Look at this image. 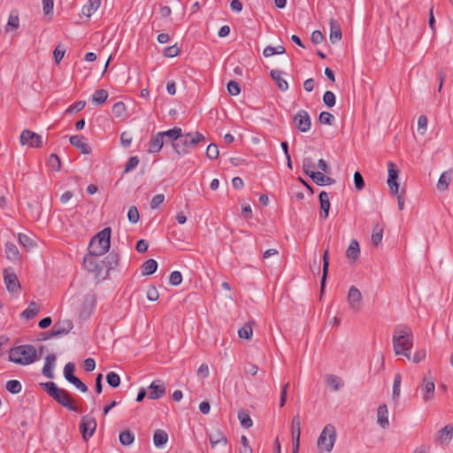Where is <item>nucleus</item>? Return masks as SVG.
Listing matches in <instances>:
<instances>
[{
    "label": "nucleus",
    "instance_id": "obj_17",
    "mask_svg": "<svg viewBox=\"0 0 453 453\" xmlns=\"http://www.w3.org/2000/svg\"><path fill=\"white\" fill-rule=\"evenodd\" d=\"M165 143V138L162 132H158L152 136L149 142L148 152L150 154H157L162 150Z\"/></svg>",
    "mask_w": 453,
    "mask_h": 453
},
{
    "label": "nucleus",
    "instance_id": "obj_23",
    "mask_svg": "<svg viewBox=\"0 0 453 453\" xmlns=\"http://www.w3.org/2000/svg\"><path fill=\"white\" fill-rule=\"evenodd\" d=\"M284 73L274 69L270 72L272 79L276 82L278 88L285 92L288 89V83L283 77Z\"/></svg>",
    "mask_w": 453,
    "mask_h": 453
},
{
    "label": "nucleus",
    "instance_id": "obj_26",
    "mask_svg": "<svg viewBox=\"0 0 453 453\" xmlns=\"http://www.w3.org/2000/svg\"><path fill=\"white\" fill-rule=\"evenodd\" d=\"M320 209L322 212L320 213V219L325 220L328 217V212L330 209V200L329 195L326 191H321L319 196Z\"/></svg>",
    "mask_w": 453,
    "mask_h": 453
},
{
    "label": "nucleus",
    "instance_id": "obj_42",
    "mask_svg": "<svg viewBox=\"0 0 453 453\" xmlns=\"http://www.w3.org/2000/svg\"><path fill=\"white\" fill-rule=\"evenodd\" d=\"M119 442L123 446H130L134 441V434L130 431H123L119 434Z\"/></svg>",
    "mask_w": 453,
    "mask_h": 453
},
{
    "label": "nucleus",
    "instance_id": "obj_3",
    "mask_svg": "<svg viewBox=\"0 0 453 453\" xmlns=\"http://www.w3.org/2000/svg\"><path fill=\"white\" fill-rule=\"evenodd\" d=\"M36 349L30 344L19 345L12 348L9 353V360L20 365H28L40 358Z\"/></svg>",
    "mask_w": 453,
    "mask_h": 453
},
{
    "label": "nucleus",
    "instance_id": "obj_52",
    "mask_svg": "<svg viewBox=\"0 0 453 453\" xmlns=\"http://www.w3.org/2000/svg\"><path fill=\"white\" fill-rule=\"evenodd\" d=\"M238 419L242 425V427L244 428H250L252 426V419L250 418V417L245 413V412H240L238 414Z\"/></svg>",
    "mask_w": 453,
    "mask_h": 453
},
{
    "label": "nucleus",
    "instance_id": "obj_21",
    "mask_svg": "<svg viewBox=\"0 0 453 453\" xmlns=\"http://www.w3.org/2000/svg\"><path fill=\"white\" fill-rule=\"evenodd\" d=\"M360 253L359 242L355 239L351 240L346 250V257L349 262L354 263L359 258Z\"/></svg>",
    "mask_w": 453,
    "mask_h": 453
},
{
    "label": "nucleus",
    "instance_id": "obj_45",
    "mask_svg": "<svg viewBox=\"0 0 453 453\" xmlns=\"http://www.w3.org/2000/svg\"><path fill=\"white\" fill-rule=\"evenodd\" d=\"M401 384H402V376L399 373H397L395 375L394 382H393L392 396L395 400H397L400 396Z\"/></svg>",
    "mask_w": 453,
    "mask_h": 453
},
{
    "label": "nucleus",
    "instance_id": "obj_29",
    "mask_svg": "<svg viewBox=\"0 0 453 453\" xmlns=\"http://www.w3.org/2000/svg\"><path fill=\"white\" fill-rule=\"evenodd\" d=\"M4 251H5L6 258L12 262L19 261L21 258V255H20L17 246L12 242H7L5 244Z\"/></svg>",
    "mask_w": 453,
    "mask_h": 453
},
{
    "label": "nucleus",
    "instance_id": "obj_57",
    "mask_svg": "<svg viewBox=\"0 0 453 453\" xmlns=\"http://www.w3.org/2000/svg\"><path fill=\"white\" fill-rule=\"evenodd\" d=\"M170 284L173 286H179L182 281V275L179 271H173L170 274Z\"/></svg>",
    "mask_w": 453,
    "mask_h": 453
},
{
    "label": "nucleus",
    "instance_id": "obj_5",
    "mask_svg": "<svg viewBox=\"0 0 453 453\" xmlns=\"http://www.w3.org/2000/svg\"><path fill=\"white\" fill-rule=\"evenodd\" d=\"M204 140V135L199 132L181 133L179 142L173 144V150L178 157H183L190 152V149Z\"/></svg>",
    "mask_w": 453,
    "mask_h": 453
},
{
    "label": "nucleus",
    "instance_id": "obj_50",
    "mask_svg": "<svg viewBox=\"0 0 453 453\" xmlns=\"http://www.w3.org/2000/svg\"><path fill=\"white\" fill-rule=\"evenodd\" d=\"M227 92L232 96H238L241 92L240 84L234 81H230L227 83Z\"/></svg>",
    "mask_w": 453,
    "mask_h": 453
},
{
    "label": "nucleus",
    "instance_id": "obj_46",
    "mask_svg": "<svg viewBox=\"0 0 453 453\" xmlns=\"http://www.w3.org/2000/svg\"><path fill=\"white\" fill-rule=\"evenodd\" d=\"M238 336L241 339L250 340L253 336V329L250 325L246 324L238 330Z\"/></svg>",
    "mask_w": 453,
    "mask_h": 453
},
{
    "label": "nucleus",
    "instance_id": "obj_9",
    "mask_svg": "<svg viewBox=\"0 0 453 453\" xmlns=\"http://www.w3.org/2000/svg\"><path fill=\"white\" fill-rule=\"evenodd\" d=\"M19 142L21 145H27L30 148H41L42 146V136L28 129L21 132Z\"/></svg>",
    "mask_w": 453,
    "mask_h": 453
},
{
    "label": "nucleus",
    "instance_id": "obj_47",
    "mask_svg": "<svg viewBox=\"0 0 453 453\" xmlns=\"http://www.w3.org/2000/svg\"><path fill=\"white\" fill-rule=\"evenodd\" d=\"M329 267V256L328 250H326L323 253V276L321 278V288H323L326 283V278Z\"/></svg>",
    "mask_w": 453,
    "mask_h": 453
},
{
    "label": "nucleus",
    "instance_id": "obj_36",
    "mask_svg": "<svg viewBox=\"0 0 453 453\" xmlns=\"http://www.w3.org/2000/svg\"><path fill=\"white\" fill-rule=\"evenodd\" d=\"M73 328V323L70 320H65L63 322L62 326H54L52 329V334L54 335H63L68 334Z\"/></svg>",
    "mask_w": 453,
    "mask_h": 453
},
{
    "label": "nucleus",
    "instance_id": "obj_64",
    "mask_svg": "<svg viewBox=\"0 0 453 453\" xmlns=\"http://www.w3.org/2000/svg\"><path fill=\"white\" fill-rule=\"evenodd\" d=\"M179 54V48L176 45L166 47L164 50V56L173 58Z\"/></svg>",
    "mask_w": 453,
    "mask_h": 453
},
{
    "label": "nucleus",
    "instance_id": "obj_41",
    "mask_svg": "<svg viewBox=\"0 0 453 453\" xmlns=\"http://www.w3.org/2000/svg\"><path fill=\"white\" fill-rule=\"evenodd\" d=\"M157 269V263L155 259H148L142 265V274L150 275L154 273Z\"/></svg>",
    "mask_w": 453,
    "mask_h": 453
},
{
    "label": "nucleus",
    "instance_id": "obj_30",
    "mask_svg": "<svg viewBox=\"0 0 453 453\" xmlns=\"http://www.w3.org/2000/svg\"><path fill=\"white\" fill-rule=\"evenodd\" d=\"M452 179V170L443 172L437 182V188L441 191L449 189Z\"/></svg>",
    "mask_w": 453,
    "mask_h": 453
},
{
    "label": "nucleus",
    "instance_id": "obj_51",
    "mask_svg": "<svg viewBox=\"0 0 453 453\" xmlns=\"http://www.w3.org/2000/svg\"><path fill=\"white\" fill-rule=\"evenodd\" d=\"M127 219L130 223L136 224L140 219V215L135 206H131L127 211Z\"/></svg>",
    "mask_w": 453,
    "mask_h": 453
},
{
    "label": "nucleus",
    "instance_id": "obj_38",
    "mask_svg": "<svg viewBox=\"0 0 453 453\" xmlns=\"http://www.w3.org/2000/svg\"><path fill=\"white\" fill-rule=\"evenodd\" d=\"M285 48L282 45L278 46H266L263 50V55L265 58H270L274 55H281L285 53Z\"/></svg>",
    "mask_w": 453,
    "mask_h": 453
},
{
    "label": "nucleus",
    "instance_id": "obj_59",
    "mask_svg": "<svg viewBox=\"0 0 453 453\" xmlns=\"http://www.w3.org/2000/svg\"><path fill=\"white\" fill-rule=\"evenodd\" d=\"M139 164V158L138 157L136 156H134V157H131L126 165H125V172L126 173H128L130 171H132L133 169H134Z\"/></svg>",
    "mask_w": 453,
    "mask_h": 453
},
{
    "label": "nucleus",
    "instance_id": "obj_15",
    "mask_svg": "<svg viewBox=\"0 0 453 453\" xmlns=\"http://www.w3.org/2000/svg\"><path fill=\"white\" fill-rule=\"evenodd\" d=\"M388 185L390 188V191L394 195L398 194L399 190V184L396 181L398 179V173L399 171L396 167V165L393 162H388Z\"/></svg>",
    "mask_w": 453,
    "mask_h": 453
},
{
    "label": "nucleus",
    "instance_id": "obj_62",
    "mask_svg": "<svg viewBox=\"0 0 453 453\" xmlns=\"http://www.w3.org/2000/svg\"><path fill=\"white\" fill-rule=\"evenodd\" d=\"M132 141H133V138L129 133H127L126 131L122 132V134H120V142H121L122 146H124L125 148L129 147L132 143Z\"/></svg>",
    "mask_w": 453,
    "mask_h": 453
},
{
    "label": "nucleus",
    "instance_id": "obj_7",
    "mask_svg": "<svg viewBox=\"0 0 453 453\" xmlns=\"http://www.w3.org/2000/svg\"><path fill=\"white\" fill-rule=\"evenodd\" d=\"M303 170L319 186L331 185L334 182V180L326 176L322 172H316L315 165L310 157L303 159Z\"/></svg>",
    "mask_w": 453,
    "mask_h": 453
},
{
    "label": "nucleus",
    "instance_id": "obj_19",
    "mask_svg": "<svg viewBox=\"0 0 453 453\" xmlns=\"http://www.w3.org/2000/svg\"><path fill=\"white\" fill-rule=\"evenodd\" d=\"M103 0H88L81 8V16L90 18L101 6Z\"/></svg>",
    "mask_w": 453,
    "mask_h": 453
},
{
    "label": "nucleus",
    "instance_id": "obj_32",
    "mask_svg": "<svg viewBox=\"0 0 453 453\" xmlns=\"http://www.w3.org/2000/svg\"><path fill=\"white\" fill-rule=\"evenodd\" d=\"M168 441V434L164 430H157L153 435V442L157 448H163Z\"/></svg>",
    "mask_w": 453,
    "mask_h": 453
},
{
    "label": "nucleus",
    "instance_id": "obj_44",
    "mask_svg": "<svg viewBox=\"0 0 453 453\" xmlns=\"http://www.w3.org/2000/svg\"><path fill=\"white\" fill-rule=\"evenodd\" d=\"M112 113L116 118H124L127 115V107L123 102H117L112 106Z\"/></svg>",
    "mask_w": 453,
    "mask_h": 453
},
{
    "label": "nucleus",
    "instance_id": "obj_43",
    "mask_svg": "<svg viewBox=\"0 0 453 453\" xmlns=\"http://www.w3.org/2000/svg\"><path fill=\"white\" fill-rule=\"evenodd\" d=\"M5 388L8 392L13 395L19 394L22 390V385L17 380H8L6 382Z\"/></svg>",
    "mask_w": 453,
    "mask_h": 453
},
{
    "label": "nucleus",
    "instance_id": "obj_54",
    "mask_svg": "<svg viewBox=\"0 0 453 453\" xmlns=\"http://www.w3.org/2000/svg\"><path fill=\"white\" fill-rule=\"evenodd\" d=\"M219 148L216 144L211 143L206 149V156L209 159H216L219 157Z\"/></svg>",
    "mask_w": 453,
    "mask_h": 453
},
{
    "label": "nucleus",
    "instance_id": "obj_28",
    "mask_svg": "<svg viewBox=\"0 0 453 453\" xmlns=\"http://www.w3.org/2000/svg\"><path fill=\"white\" fill-rule=\"evenodd\" d=\"M70 143L79 150L82 154H88L90 150L85 142L84 137L81 135H72L69 139Z\"/></svg>",
    "mask_w": 453,
    "mask_h": 453
},
{
    "label": "nucleus",
    "instance_id": "obj_14",
    "mask_svg": "<svg viewBox=\"0 0 453 453\" xmlns=\"http://www.w3.org/2000/svg\"><path fill=\"white\" fill-rule=\"evenodd\" d=\"M291 434L293 439V452L298 453L301 436V418L299 415L293 417L291 421Z\"/></svg>",
    "mask_w": 453,
    "mask_h": 453
},
{
    "label": "nucleus",
    "instance_id": "obj_56",
    "mask_svg": "<svg viewBox=\"0 0 453 453\" xmlns=\"http://www.w3.org/2000/svg\"><path fill=\"white\" fill-rule=\"evenodd\" d=\"M48 164H49V166L52 170H55V171H58L60 169V166H61L60 159H59V157L56 154H51L49 157Z\"/></svg>",
    "mask_w": 453,
    "mask_h": 453
},
{
    "label": "nucleus",
    "instance_id": "obj_33",
    "mask_svg": "<svg viewBox=\"0 0 453 453\" xmlns=\"http://www.w3.org/2000/svg\"><path fill=\"white\" fill-rule=\"evenodd\" d=\"M327 386L334 391L341 389L343 387V382L339 377L329 374L326 377Z\"/></svg>",
    "mask_w": 453,
    "mask_h": 453
},
{
    "label": "nucleus",
    "instance_id": "obj_53",
    "mask_svg": "<svg viewBox=\"0 0 453 453\" xmlns=\"http://www.w3.org/2000/svg\"><path fill=\"white\" fill-rule=\"evenodd\" d=\"M323 102L328 107L332 108L335 104V96L332 91H326L323 95Z\"/></svg>",
    "mask_w": 453,
    "mask_h": 453
},
{
    "label": "nucleus",
    "instance_id": "obj_22",
    "mask_svg": "<svg viewBox=\"0 0 453 453\" xmlns=\"http://www.w3.org/2000/svg\"><path fill=\"white\" fill-rule=\"evenodd\" d=\"M181 132L182 129L178 127H174L173 128H171L166 131H162L163 136L165 138V142H170L172 144V147L173 148V144L176 142H179V139L181 136Z\"/></svg>",
    "mask_w": 453,
    "mask_h": 453
},
{
    "label": "nucleus",
    "instance_id": "obj_31",
    "mask_svg": "<svg viewBox=\"0 0 453 453\" xmlns=\"http://www.w3.org/2000/svg\"><path fill=\"white\" fill-rule=\"evenodd\" d=\"M39 311H40L39 306L35 302H32L28 304L27 308H26L21 312L20 317L27 320H30V319H34Z\"/></svg>",
    "mask_w": 453,
    "mask_h": 453
},
{
    "label": "nucleus",
    "instance_id": "obj_2",
    "mask_svg": "<svg viewBox=\"0 0 453 453\" xmlns=\"http://www.w3.org/2000/svg\"><path fill=\"white\" fill-rule=\"evenodd\" d=\"M111 228L105 227L91 239L88 245L90 256L84 258L86 266H88V263L92 264V257H100L108 252L111 247Z\"/></svg>",
    "mask_w": 453,
    "mask_h": 453
},
{
    "label": "nucleus",
    "instance_id": "obj_49",
    "mask_svg": "<svg viewBox=\"0 0 453 453\" xmlns=\"http://www.w3.org/2000/svg\"><path fill=\"white\" fill-rule=\"evenodd\" d=\"M319 120L321 124L333 125L335 118L332 113L328 111H322L319 114Z\"/></svg>",
    "mask_w": 453,
    "mask_h": 453
},
{
    "label": "nucleus",
    "instance_id": "obj_34",
    "mask_svg": "<svg viewBox=\"0 0 453 453\" xmlns=\"http://www.w3.org/2000/svg\"><path fill=\"white\" fill-rule=\"evenodd\" d=\"M383 238V227L379 224L375 225L372 229L371 241L374 246H378L381 243Z\"/></svg>",
    "mask_w": 453,
    "mask_h": 453
},
{
    "label": "nucleus",
    "instance_id": "obj_58",
    "mask_svg": "<svg viewBox=\"0 0 453 453\" xmlns=\"http://www.w3.org/2000/svg\"><path fill=\"white\" fill-rule=\"evenodd\" d=\"M426 350L425 349H418L414 352V355H413L412 358L411 357V359L412 360L413 363L418 364V363L421 362L422 360H424L426 358Z\"/></svg>",
    "mask_w": 453,
    "mask_h": 453
},
{
    "label": "nucleus",
    "instance_id": "obj_40",
    "mask_svg": "<svg viewBox=\"0 0 453 453\" xmlns=\"http://www.w3.org/2000/svg\"><path fill=\"white\" fill-rule=\"evenodd\" d=\"M108 98V92L104 89H97L92 96V102L96 104L101 105L106 102Z\"/></svg>",
    "mask_w": 453,
    "mask_h": 453
},
{
    "label": "nucleus",
    "instance_id": "obj_39",
    "mask_svg": "<svg viewBox=\"0 0 453 453\" xmlns=\"http://www.w3.org/2000/svg\"><path fill=\"white\" fill-rule=\"evenodd\" d=\"M18 240L20 245H22L27 250L33 249L35 246V242L30 236L26 234L19 233L18 234Z\"/></svg>",
    "mask_w": 453,
    "mask_h": 453
},
{
    "label": "nucleus",
    "instance_id": "obj_48",
    "mask_svg": "<svg viewBox=\"0 0 453 453\" xmlns=\"http://www.w3.org/2000/svg\"><path fill=\"white\" fill-rule=\"evenodd\" d=\"M106 381L111 387L117 388L120 384V377L115 372H110L106 375Z\"/></svg>",
    "mask_w": 453,
    "mask_h": 453
},
{
    "label": "nucleus",
    "instance_id": "obj_27",
    "mask_svg": "<svg viewBox=\"0 0 453 453\" xmlns=\"http://www.w3.org/2000/svg\"><path fill=\"white\" fill-rule=\"evenodd\" d=\"M377 422L383 428L389 426L388 411L386 404H380L377 410Z\"/></svg>",
    "mask_w": 453,
    "mask_h": 453
},
{
    "label": "nucleus",
    "instance_id": "obj_25",
    "mask_svg": "<svg viewBox=\"0 0 453 453\" xmlns=\"http://www.w3.org/2000/svg\"><path fill=\"white\" fill-rule=\"evenodd\" d=\"M330 35L329 39L332 43L340 42L342 39V29L339 22L334 19H330Z\"/></svg>",
    "mask_w": 453,
    "mask_h": 453
},
{
    "label": "nucleus",
    "instance_id": "obj_4",
    "mask_svg": "<svg viewBox=\"0 0 453 453\" xmlns=\"http://www.w3.org/2000/svg\"><path fill=\"white\" fill-rule=\"evenodd\" d=\"M43 388L49 395L56 400L63 407L71 411H79L78 406L74 403V401L66 390L59 388L56 383L52 381L44 383Z\"/></svg>",
    "mask_w": 453,
    "mask_h": 453
},
{
    "label": "nucleus",
    "instance_id": "obj_16",
    "mask_svg": "<svg viewBox=\"0 0 453 453\" xmlns=\"http://www.w3.org/2000/svg\"><path fill=\"white\" fill-rule=\"evenodd\" d=\"M419 389L425 402L433 400L435 389L434 380L431 377L425 376Z\"/></svg>",
    "mask_w": 453,
    "mask_h": 453
},
{
    "label": "nucleus",
    "instance_id": "obj_18",
    "mask_svg": "<svg viewBox=\"0 0 453 453\" xmlns=\"http://www.w3.org/2000/svg\"><path fill=\"white\" fill-rule=\"evenodd\" d=\"M149 388L150 392L148 396L152 400L159 399L165 394V388L160 380L151 382V384L149 386Z\"/></svg>",
    "mask_w": 453,
    "mask_h": 453
},
{
    "label": "nucleus",
    "instance_id": "obj_24",
    "mask_svg": "<svg viewBox=\"0 0 453 453\" xmlns=\"http://www.w3.org/2000/svg\"><path fill=\"white\" fill-rule=\"evenodd\" d=\"M56 359L57 357L55 354H49L45 357L42 373L49 379H52L54 377L53 369L55 367Z\"/></svg>",
    "mask_w": 453,
    "mask_h": 453
},
{
    "label": "nucleus",
    "instance_id": "obj_20",
    "mask_svg": "<svg viewBox=\"0 0 453 453\" xmlns=\"http://www.w3.org/2000/svg\"><path fill=\"white\" fill-rule=\"evenodd\" d=\"M453 437V426L452 425H446L443 428L439 430L438 435H437V441L441 445H446L450 442Z\"/></svg>",
    "mask_w": 453,
    "mask_h": 453
},
{
    "label": "nucleus",
    "instance_id": "obj_10",
    "mask_svg": "<svg viewBox=\"0 0 453 453\" xmlns=\"http://www.w3.org/2000/svg\"><path fill=\"white\" fill-rule=\"evenodd\" d=\"M96 429V419L88 415L83 416L80 424V432L84 441H88Z\"/></svg>",
    "mask_w": 453,
    "mask_h": 453
},
{
    "label": "nucleus",
    "instance_id": "obj_35",
    "mask_svg": "<svg viewBox=\"0 0 453 453\" xmlns=\"http://www.w3.org/2000/svg\"><path fill=\"white\" fill-rule=\"evenodd\" d=\"M210 442L211 447L215 448L218 444L226 445L227 443V439L221 431H216L214 434L210 435Z\"/></svg>",
    "mask_w": 453,
    "mask_h": 453
},
{
    "label": "nucleus",
    "instance_id": "obj_60",
    "mask_svg": "<svg viewBox=\"0 0 453 453\" xmlns=\"http://www.w3.org/2000/svg\"><path fill=\"white\" fill-rule=\"evenodd\" d=\"M241 444L242 448L240 449V453H252V449L250 448L249 444V440L247 436L242 435L241 436Z\"/></svg>",
    "mask_w": 453,
    "mask_h": 453
},
{
    "label": "nucleus",
    "instance_id": "obj_12",
    "mask_svg": "<svg viewBox=\"0 0 453 453\" xmlns=\"http://www.w3.org/2000/svg\"><path fill=\"white\" fill-rule=\"evenodd\" d=\"M4 281L9 292L18 293L20 290V284L13 269L7 268L4 271Z\"/></svg>",
    "mask_w": 453,
    "mask_h": 453
},
{
    "label": "nucleus",
    "instance_id": "obj_63",
    "mask_svg": "<svg viewBox=\"0 0 453 453\" xmlns=\"http://www.w3.org/2000/svg\"><path fill=\"white\" fill-rule=\"evenodd\" d=\"M165 200V196L163 194L156 195L152 197L150 201V208L157 209Z\"/></svg>",
    "mask_w": 453,
    "mask_h": 453
},
{
    "label": "nucleus",
    "instance_id": "obj_11",
    "mask_svg": "<svg viewBox=\"0 0 453 453\" xmlns=\"http://www.w3.org/2000/svg\"><path fill=\"white\" fill-rule=\"evenodd\" d=\"M296 127L302 133H306L311 129V120L309 113L305 110H299L293 118Z\"/></svg>",
    "mask_w": 453,
    "mask_h": 453
},
{
    "label": "nucleus",
    "instance_id": "obj_1",
    "mask_svg": "<svg viewBox=\"0 0 453 453\" xmlns=\"http://www.w3.org/2000/svg\"><path fill=\"white\" fill-rule=\"evenodd\" d=\"M413 342V334L409 326L399 325L395 328L392 342L394 352L396 356H403L411 360Z\"/></svg>",
    "mask_w": 453,
    "mask_h": 453
},
{
    "label": "nucleus",
    "instance_id": "obj_6",
    "mask_svg": "<svg viewBox=\"0 0 453 453\" xmlns=\"http://www.w3.org/2000/svg\"><path fill=\"white\" fill-rule=\"evenodd\" d=\"M336 440V431L333 425H326L320 433L317 445L320 452H331Z\"/></svg>",
    "mask_w": 453,
    "mask_h": 453
},
{
    "label": "nucleus",
    "instance_id": "obj_55",
    "mask_svg": "<svg viewBox=\"0 0 453 453\" xmlns=\"http://www.w3.org/2000/svg\"><path fill=\"white\" fill-rule=\"evenodd\" d=\"M65 54V49L63 45H58L54 51H53V57L54 60L57 64H59V62L63 59L64 56Z\"/></svg>",
    "mask_w": 453,
    "mask_h": 453
},
{
    "label": "nucleus",
    "instance_id": "obj_13",
    "mask_svg": "<svg viewBox=\"0 0 453 453\" xmlns=\"http://www.w3.org/2000/svg\"><path fill=\"white\" fill-rule=\"evenodd\" d=\"M347 301L349 307L352 311L357 312L360 311L362 296L360 291L355 286H351L349 288L347 296Z\"/></svg>",
    "mask_w": 453,
    "mask_h": 453
},
{
    "label": "nucleus",
    "instance_id": "obj_61",
    "mask_svg": "<svg viewBox=\"0 0 453 453\" xmlns=\"http://www.w3.org/2000/svg\"><path fill=\"white\" fill-rule=\"evenodd\" d=\"M354 183L357 190H362L365 187L364 179L359 172L354 173Z\"/></svg>",
    "mask_w": 453,
    "mask_h": 453
},
{
    "label": "nucleus",
    "instance_id": "obj_8",
    "mask_svg": "<svg viewBox=\"0 0 453 453\" xmlns=\"http://www.w3.org/2000/svg\"><path fill=\"white\" fill-rule=\"evenodd\" d=\"M75 370V365L73 363H67L64 367V376L65 379L73 384L77 389H79L82 393H86L88 391V387L76 376H74L73 372Z\"/></svg>",
    "mask_w": 453,
    "mask_h": 453
},
{
    "label": "nucleus",
    "instance_id": "obj_37",
    "mask_svg": "<svg viewBox=\"0 0 453 453\" xmlns=\"http://www.w3.org/2000/svg\"><path fill=\"white\" fill-rule=\"evenodd\" d=\"M19 27V19L16 12H12L9 15L8 21L5 27V31L16 30Z\"/></svg>",
    "mask_w": 453,
    "mask_h": 453
}]
</instances>
